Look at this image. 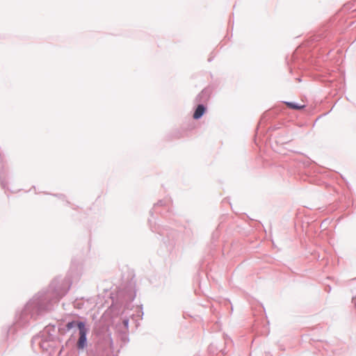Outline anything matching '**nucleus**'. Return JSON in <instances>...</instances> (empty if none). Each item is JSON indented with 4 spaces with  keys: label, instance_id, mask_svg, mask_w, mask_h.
I'll return each instance as SVG.
<instances>
[{
    "label": "nucleus",
    "instance_id": "obj_1",
    "mask_svg": "<svg viewBox=\"0 0 356 356\" xmlns=\"http://www.w3.org/2000/svg\"><path fill=\"white\" fill-rule=\"evenodd\" d=\"M76 325L79 330V339L77 342V346L80 349H83L86 345V334L87 329L83 322H77Z\"/></svg>",
    "mask_w": 356,
    "mask_h": 356
},
{
    "label": "nucleus",
    "instance_id": "obj_2",
    "mask_svg": "<svg viewBox=\"0 0 356 356\" xmlns=\"http://www.w3.org/2000/svg\"><path fill=\"white\" fill-rule=\"evenodd\" d=\"M205 110L206 108L203 105H198L193 113V118L196 120L200 118L204 113Z\"/></svg>",
    "mask_w": 356,
    "mask_h": 356
},
{
    "label": "nucleus",
    "instance_id": "obj_3",
    "mask_svg": "<svg viewBox=\"0 0 356 356\" xmlns=\"http://www.w3.org/2000/svg\"><path fill=\"white\" fill-rule=\"evenodd\" d=\"M286 105L288 106V107L293 108V109H296V110L301 109L305 107L304 105H298L297 104L292 103V102H287Z\"/></svg>",
    "mask_w": 356,
    "mask_h": 356
},
{
    "label": "nucleus",
    "instance_id": "obj_4",
    "mask_svg": "<svg viewBox=\"0 0 356 356\" xmlns=\"http://www.w3.org/2000/svg\"><path fill=\"white\" fill-rule=\"evenodd\" d=\"M74 323H75L74 322H70V323H68L67 324V327L68 329L72 328V327H73V325H74Z\"/></svg>",
    "mask_w": 356,
    "mask_h": 356
}]
</instances>
